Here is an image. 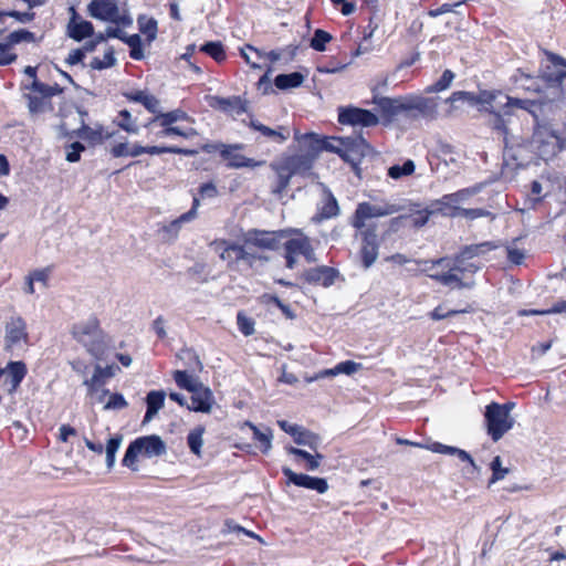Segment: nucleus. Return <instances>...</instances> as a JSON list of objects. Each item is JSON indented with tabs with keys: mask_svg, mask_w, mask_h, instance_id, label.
<instances>
[{
	"mask_svg": "<svg viewBox=\"0 0 566 566\" xmlns=\"http://www.w3.org/2000/svg\"><path fill=\"white\" fill-rule=\"evenodd\" d=\"M548 60L552 64L547 65L542 74V78L547 85V92L538 99H528L536 105L537 114V116L531 114L535 126L530 146L543 160H548L560 150L566 149V138L563 139L546 122L547 112H552L555 103L564 97L566 60L552 53L548 54Z\"/></svg>",
	"mask_w": 566,
	"mask_h": 566,
	"instance_id": "obj_1",
	"label": "nucleus"
},
{
	"mask_svg": "<svg viewBox=\"0 0 566 566\" xmlns=\"http://www.w3.org/2000/svg\"><path fill=\"white\" fill-rule=\"evenodd\" d=\"M465 103L470 105H490V109L485 108L490 117L488 126L502 139L504 145V157L516 160L518 158L517 150L525 144L523 137L515 135L510 125L516 109L526 111L530 114H536L535 104L527 98L512 97L501 91H482L479 94L469 92Z\"/></svg>",
	"mask_w": 566,
	"mask_h": 566,
	"instance_id": "obj_2",
	"label": "nucleus"
},
{
	"mask_svg": "<svg viewBox=\"0 0 566 566\" xmlns=\"http://www.w3.org/2000/svg\"><path fill=\"white\" fill-rule=\"evenodd\" d=\"M71 333L94 358H103L106 343L97 318L91 317L86 322L73 325Z\"/></svg>",
	"mask_w": 566,
	"mask_h": 566,
	"instance_id": "obj_3",
	"label": "nucleus"
},
{
	"mask_svg": "<svg viewBox=\"0 0 566 566\" xmlns=\"http://www.w3.org/2000/svg\"><path fill=\"white\" fill-rule=\"evenodd\" d=\"M212 244H214L217 248H219V247L223 248L219 254L221 260H228V259H230V253H234L235 263H243L251 269L258 262L265 263L270 260L269 256H266L263 253H259V252L254 251L251 245H248L244 242L242 244H237V243H230L226 240H222L219 242L216 241Z\"/></svg>",
	"mask_w": 566,
	"mask_h": 566,
	"instance_id": "obj_4",
	"label": "nucleus"
},
{
	"mask_svg": "<svg viewBox=\"0 0 566 566\" xmlns=\"http://www.w3.org/2000/svg\"><path fill=\"white\" fill-rule=\"evenodd\" d=\"M499 402H491L486 406L484 418L488 434L496 442L514 426V418L501 410Z\"/></svg>",
	"mask_w": 566,
	"mask_h": 566,
	"instance_id": "obj_5",
	"label": "nucleus"
},
{
	"mask_svg": "<svg viewBox=\"0 0 566 566\" xmlns=\"http://www.w3.org/2000/svg\"><path fill=\"white\" fill-rule=\"evenodd\" d=\"M335 140L342 145L340 158L350 164L353 169L357 172L361 159L370 153V145L360 135L337 137Z\"/></svg>",
	"mask_w": 566,
	"mask_h": 566,
	"instance_id": "obj_6",
	"label": "nucleus"
},
{
	"mask_svg": "<svg viewBox=\"0 0 566 566\" xmlns=\"http://www.w3.org/2000/svg\"><path fill=\"white\" fill-rule=\"evenodd\" d=\"M405 210V206L399 203H376L361 202L357 206L353 226L356 229H363L365 221L370 218L386 217Z\"/></svg>",
	"mask_w": 566,
	"mask_h": 566,
	"instance_id": "obj_7",
	"label": "nucleus"
},
{
	"mask_svg": "<svg viewBox=\"0 0 566 566\" xmlns=\"http://www.w3.org/2000/svg\"><path fill=\"white\" fill-rule=\"evenodd\" d=\"M282 231L250 229L242 234V242L262 251H275L281 247Z\"/></svg>",
	"mask_w": 566,
	"mask_h": 566,
	"instance_id": "obj_8",
	"label": "nucleus"
},
{
	"mask_svg": "<svg viewBox=\"0 0 566 566\" xmlns=\"http://www.w3.org/2000/svg\"><path fill=\"white\" fill-rule=\"evenodd\" d=\"M338 122L343 125L373 127L379 123L378 117L370 111L347 106L338 108Z\"/></svg>",
	"mask_w": 566,
	"mask_h": 566,
	"instance_id": "obj_9",
	"label": "nucleus"
},
{
	"mask_svg": "<svg viewBox=\"0 0 566 566\" xmlns=\"http://www.w3.org/2000/svg\"><path fill=\"white\" fill-rule=\"evenodd\" d=\"M283 474L287 478L290 483H293L296 486L315 490L318 493L323 494L328 490V483L324 478L311 476L303 473H295L290 468L282 469Z\"/></svg>",
	"mask_w": 566,
	"mask_h": 566,
	"instance_id": "obj_10",
	"label": "nucleus"
},
{
	"mask_svg": "<svg viewBox=\"0 0 566 566\" xmlns=\"http://www.w3.org/2000/svg\"><path fill=\"white\" fill-rule=\"evenodd\" d=\"M191 394V405H187V409L196 412L210 413L214 403V396L211 389L201 382Z\"/></svg>",
	"mask_w": 566,
	"mask_h": 566,
	"instance_id": "obj_11",
	"label": "nucleus"
},
{
	"mask_svg": "<svg viewBox=\"0 0 566 566\" xmlns=\"http://www.w3.org/2000/svg\"><path fill=\"white\" fill-rule=\"evenodd\" d=\"M338 274V270L327 265H322L304 271L302 277L310 284L328 287L334 284Z\"/></svg>",
	"mask_w": 566,
	"mask_h": 566,
	"instance_id": "obj_12",
	"label": "nucleus"
},
{
	"mask_svg": "<svg viewBox=\"0 0 566 566\" xmlns=\"http://www.w3.org/2000/svg\"><path fill=\"white\" fill-rule=\"evenodd\" d=\"M406 112L417 111L423 118L433 119L438 113V104L434 98L422 96L406 97Z\"/></svg>",
	"mask_w": 566,
	"mask_h": 566,
	"instance_id": "obj_13",
	"label": "nucleus"
},
{
	"mask_svg": "<svg viewBox=\"0 0 566 566\" xmlns=\"http://www.w3.org/2000/svg\"><path fill=\"white\" fill-rule=\"evenodd\" d=\"M363 245L360 249L361 262L365 269L370 268L378 256V237L375 229H366L363 233Z\"/></svg>",
	"mask_w": 566,
	"mask_h": 566,
	"instance_id": "obj_14",
	"label": "nucleus"
},
{
	"mask_svg": "<svg viewBox=\"0 0 566 566\" xmlns=\"http://www.w3.org/2000/svg\"><path fill=\"white\" fill-rule=\"evenodd\" d=\"M117 8V0H92L87 4V12L94 19L111 22L116 14Z\"/></svg>",
	"mask_w": 566,
	"mask_h": 566,
	"instance_id": "obj_15",
	"label": "nucleus"
},
{
	"mask_svg": "<svg viewBox=\"0 0 566 566\" xmlns=\"http://www.w3.org/2000/svg\"><path fill=\"white\" fill-rule=\"evenodd\" d=\"M294 138L300 143L302 153L307 156H313L314 161L323 151V138L315 133H306L302 135L300 130L295 129Z\"/></svg>",
	"mask_w": 566,
	"mask_h": 566,
	"instance_id": "obj_16",
	"label": "nucleus"
},
{
	"mask_svg": "<svg viewBox=\"0 0 566 566\" xmlns=\"http://www.w3.org/2000/svg\"><path fill=\"white\" fill-rule=\"evenodd\" d=\"M210 106L212 108L220 109L224 113H234L237 115H240L248 111V102L240 96H212L210 101Z\"/></svg>",
	"mask_w": 566,
	"mask_h": 566,
	"instance_id": "obj_17",
	"label": "nucleus"
},
{
	"mask_svg": "<svg viewBox=\"0 0 566 566\" xmlns=\"http://www.w3.org/2000/svg\"><path fill=\"white\" fill-rule=\"evenodd\" d=\"M200 205V201L197 197L193 198L192 207L186 213H182L179 218L172 220L168 224H164L160 231L164 233V238L170 240L175 239L178 235V232L181 226L185 222H189L196 218L197 209Z\"/></svg>",
	"mask_w": 566,
	"mask_h": 566,
	"instance_id": "obj_18",
	"label": "nucleus"
},
{
	"mask_svg": "<svg viewBox=\"0 0 566 566\" xmlns=\"http://www.w3.org/2000/svg\"><path fill=\"white\" fill-rule=\"evenodd\" d=\"M284 167L294 175H305L308 172L313 165V156H307L303 153L287 156L280 161Z\"/></svg>",
	"mask_w": 566,
	"mask_h": 566,
	"instance_id": "obj_19",
	"label": "nucleus"
},
{
	"mask_svg": "<svg viewBox=\"0 0 566 566\" xmlns=\"http://www.w3.org/2000/svg\"><path fill=\"white\" fill-rule=\"evenodd\" d=\"M27 324L20 316H12L6 323V343L8 346H13L22 339H27Z\"/></svg>",
	"mask_w": 566,
	"mask_h": 566,
	"instance_id": "obj_20",
	"label": "nucleus"
},
{
	"mask_svg": "<svg viewBox=\"0 0 566 566\" xmlns=\"http://www.w3.org/2000/svg\"><path fill=\"white\" fill-rule=\"evenodd\" d=\"M138 447H140V454L148 458L160 457L166 453V444L159 436H144L136 439Z\"/></svg>",
	"mask_w": 566,
	"mask_h": 566,
	"instance_id": "obj_21",
	"label": "nucleus"
},
{
	"mask_svg": "<svg viewBox=\"0 0 566 566\" xmlns=\"http://www.w3.org/2000/svg\"><path fill=\"white\" fill-rule=\"evenodd\" d=\"M496 248L497 245L492 241L465 245L455 254V260L460 263H465L467 261L482 256Z\"/></svg>",
	"mask_w": 566,
	"mask_h": 566,
	"instance_id": "obj_22",
	"label": "nucleus"
},
{
	"mask_svg": "<svg viewBox=\"0 0 566 566\" xmlns=\"http://www.w3.org/2000/svg\"><path fill=\"white\" fill-rule=\"evenodd\" d=\"M4 370V384H9V392L12 394L20 386L21 381L25 377L27 366L23 361H10Z\"/></svg>",
	"mask_w": 566,
	"mask_h": 566,
	"instance_id": "obj_23",
	"label": "nucleus"
},
{
	"mask_svg": "<svg viewBox=\"0 0 566 566\" xmlns=\"http://www.w3.org/2000/svg\"><path fill=\"white\" fill-rule=\"evenodd\" d=\"M324 196L318 207V214L313 218L315 221L335 218L339 214V206L336 198L328 188H323Z\"/></svg>",
	"mask_w": 566,
	"mask_h": 566,
	"instance_id": "obj_24",
	"label": "nucleus"
},
{
	"mask_svg": "<svg viewBox=\"0 0 566 566\" xmlns=\"http://www.w3.org/2000/svg\"><path fill=\"white\" fill-rule=\"evenodd\" d=\"M373 103L378 106L385 116L390 118L406 112V97L390 98L375 96Z\"/></svg>",
	"mask_w": 566,
	"mask_h": 566,
	"instance_id": "obj_25",
	"label": "nucleus"
},
{
	"mask_svg": "<svg viewBox=\"0 0 566 566\" xmlns=\"http://www.w3.org/2000/svg\"><path fill=\"white\" fill-rule=\"evenodd\" d=\"M249 126L252 129L260 132L263 136L276 140L277 143H284L290 137V133L284 126H280L277 129H273L253 118L250 119Z\"/></svg>",
	"mask_w": 566,
	"mask_h": 566,
	"instance_id": "obj_26",
	"label": "nucleus"
},
{
	"mask_svg": "<svg viewBox=\"0 0 566 566\" xmlns=\"http://www.w3.org/2000/svg\"><path fill=\"white\" fill-rule=\"evenodd\" d=\"M165 396L166 394L163 390H153L147 394V410L143 422L150 421L157 415V412L164 407Z\"/></svg>",
	"mask_w": 566,
	"mask_h": 566,
	"instance_id": "obj_27",
	"label": "nucleus"
},
{
	"mask_svg": "<svg viewBox=\"0 0 566 566\" xmlns=\"http://www.w3.org/2000/svg\"><path fill=\"white\" fill-rule=\"evenodd\" d=\"M66 34L74 41L81 42L95 34L94 25L87 20L78 21L75 24L66 25Z\"/></svg>",
	"mask_w": 566,
	"mask_h": 566,
	"instance_id": "obj_28",
	"label": "nucleus"
},
{
	"mask_svg": "<svg viewBox=\"0 0 566 566\" xmlns=\"http://www.w3.org/2000/svg\"><path fill=\"white\" fill-rule=\"evenodd\" d=\"M304 82V76L300 72L290 74H279L274 78V85L282 91L298 87Z\"/></svg>",
	"mask_w": 566,
	"mask_h": 566,
	"instance_id": "obj_29",
	"label": "nucleus"
},
{
	"mask_svg": "<svg viewBox=\"0 0 566 566\" xmlns=\"http://www.w3.org/2000/svg\"><path fill=\"white\" fill-rule=\"evenodd\" d=\"M457 273V271H451L449 269V272L429 274V277L444 286H454L458 289L469 287V284L463 282Z\"/></svg>",
	"mask_w": 566,
	"mask_h": 566,
	"instance_id": "obj_30",
	"label": "nucleus"
},
{
	"mask_svg": "<svg viewBox=\"0 0 566 566\" xmlns=\"http://www.w3.org/2000/svg\"><path fill=\"white\" fill-rule=\"evenodd\" d=\"M271 167L277 175V185L273 189V193L281 195L289 187L293 175L280 161L271 164Z\"/></svg>",
	"mask_w": 566,
	"mask_h": 566,
	"instance_id": "obj_31",
	"label": "nucleus"
},
{
	"mask_svg": "<svg viewBox=\"0 0 566 566\" xmlns=\"http://www.w3.org/2000/svg\"><path fill=\"white\" fill-rule=\"evenodd\" d=\"M455 208H460V206H455L453 201L447 199V195L442 196L440 199L432 201L430 209L433 213H441L446 217L455 218L458 217V211L454 212Z\"/></svg>",
	"mask_w": 566,
	"mask_h": 566,
	"instance_id": "obj_32",
	"label": "nucleus"
},
{
	"mask_svg": "<svg viewBox=\"0 0 566 566\" xmlns=\"http://www.w3.org/2000/svg\"><path fill=\"white\" fill-rule=\"evenodd\" d=\"M221 146H222V149H221L220 154H221L222 158H224L229 161L228 163L229 168L238 169V168L244 167L243 161L245 160V156H243L241 154L232 153V149H241L242 145H234V146L221 145Z\"/></svg>",
	"mask_w": 566,
	"mask_h": 566,
	"instance_id": "obj_33",
	"label": "nucleus"
},
{
	"mask_svg": "<svg viewBox=\"0 0 566 566\" xmlns=\"http://www.w3.org/2000/svg\"><path fill=\"white\" fill-rule=\"evenodd\" d=\"M174 380L179 388L189 392L196 390V387L201 384L198 377L190 376L186 370H176L174 373Z\"/></svg>",
	"mask_w": 566,
	"mask_h": 566,
	"instance_id": "obj_34",
	"label": "nucleus"
},
{
	"mask_svg": "<svg viewBox=\"0 0 566 566\" xmlns=\"http://www.w3.org/2000/svg\"><path fill=\"white\" fill-rule=\"evenodd\" d=\"M35 41V34L29 30L20 29L17 31L11 32L8 34L4 39V49L6 48H13L15 44H19L21 42H34Z\"/></svg>",
	"mask_w": 566,
	"mask_h": 566,
	"instance_id": "obj_35",
	"label": "nucleus"
},
{
	"mask_svg": "<svg viewBox=\"0 0 566 566\" xmlns=\"http://www.w3.org/2000/svg\"><path fill=\"white\" fill-rule=\"evenodd\" d=\"M287 452L304 459L306 461V469L310 471H315L319 467V460L324 459V455L321 453L312 455L307 451L294 447H289Z\"/></svg>",
	"mask_w": 566,
	"mask_h": 566,
	"instance_id": "obj_36",
	"label": "nucleus"
},
{
	"mask_svg": "<svg viewBox=\"0 0 566 566\" xmlns=\"http://www.w3.org/2000/svg\"><path fill=\"white\" fill-rule=\"evenodd\" d=\"M249 426L253 430L254 439L261 443V451L263 453L269 452L272 447V438H273L272 430L268 427H265L263 430H261L252 423H249Z\"/></svg>",
	"mask_w": 566,
	"mask_h": 566,
	"instance_id": "obj_37",
	"label": "nucleus"
},
{
	"mask_svg": "<svg viewBox=\"0 0 566 566\" xmlns=\"http://www.w3.org/2000/svg\"><path fill=\"white\" fill-rule=\"evenodd\" d=\"M187 118H188L187 113L178 108V109H174V111L167 112V113H163V112L159 113L154 118V122L159 120L160 125L163 127L167 128V127H171V124H174L178 120H185Z\"/></svg>",
	"mask_w": 566,
	"mask_h": 566,
	"instance_id": "obj_38",
	"label": "nucleus"
},
{
	"mask_svg": "<svg viewBox=\"0 0 566 566\" xmlns=\"http://www.w3.org/2000/svg\"><path fill=\"white\" fill-rule=\"evenodd\" d=\"M139 31L147 36V41L150 43L157 36V21L154 18H146L140 15L137 19Z\"/></svg>",
	"mask_w": 566,
	"mask_h": 566,
	"instance_id": "obj_39",
	"label": "nucleus"
},
{
	"mask_svg": "<svg viewBox=\"0 0 566 566\" xmlns=\"http://www.w3.org/2000/svg\"><path fill=\"white\" fill-rule=\"evenodd\" d=\"M205 433V428L199 426L191 430L187 437V443L190 449V451L196 454L200 455L201 453V447L203 444L202 436Z\"/></svg>",
	"mask_w": 566,
	"mask_h": 566,
	"instance_id": "obj_40",
	"label": "nucleus"
},
{
	"mask_svg": "<svg viewBox=\"0 0 566 566\" xmlns=\"http://www.w3.org/2000/svg\"><path fill=\"white\" fill-rule=\"evenodd\" d=\"M416 165L413 160L407 159L402 165H394L388 168V176L392 179H400L415 172Z\"/></svg>",
	"mask_w": 566,
	"mask_h": 566,
	"instance_id": "obj_41",
	"label": "nucleus"
},
{
	"mask_svg": "<svg viewBox=\"0 0 566 566\" xmlns=\"http://www.w3.org/2000/svg\"><path fill=\"white\" fill-rule=\"evenodd\" d=\"M179 154L185 156H193L197 154L196 150L179 148L176 146H146V154L160 155V154Z\"/></svg>",
	"mask_w": 566,
	"mask_h": 566,
	"instance_id": "obj_42",
	"label": "nucleus"
},
{
	"mask_svg": "<svg viewBox=\"0 0 566 566\" xmlns=\"http://www.w3.org/2000/svg\"><path fill=\"white\" fill-rule=\"evenodd\" d=\"M120 370V368L116 365H108L106 367H102L101 365H95L93 381H101V385L104 386L106 381L114 377L116 371Z\"/></svg>",
	"mask_w": 566,
	"mask_h": 566,
	"instance_id": "obj_43",
	"label": "nucleus"
},
{
	"mask_svg": "<svg viewBox=\"0 0 566 566\" xmlns=\"http://www.w3.org/2000/svg\"><path fill=\"white\" fill-rule=\"evenodd\" d=\"M333 40L331 33L316 29L314 31L313 38L311 39L310 46L318 52H324L326 50V44Z\"/></svg>",
	"mask_w": 566,
	"mask_h": 566,
	"instance_id": "obj_44",
	"label": "nucleus"
},
{
	"mask_svg": "<svg viewBox=\"0 0 566 566\" xmlns=\"http://www.w3.org/2000/svg\"><path fill=\"white\" fill-rule=\"evenodd\" d=\"M115 64H116V57H115L114 49L108 48L104 54V59L101 60L99 57H94L91 61L90 66L93 70L102 71V70L112 67Z\"/></svg>",
	"mask_w": 566,
	"mask_h": 566,
	"instance_id": "obj_45",
	"label": "nucleus"
},
{
	"mask_svg": "<svg viewBox=\"0 0 566 566\" xmlns=\"http://www.w3.org/2000/svg\"><path fill=\"white\" fill-rule=\"evenodd\" d=\"M140 454V447H138L136 439L132 441L126 449L125 455L122 460L124 467L132 469L133 471H137L138 468L136 465L137 455Z\"/></svg>",
	"mask_w": 566,
	"mask_h": 566,
	"instance_id": "obj_46",
	"label": "nucleus"
},
{
	"mask_svg": "<svg viewBox=\"0 0 566 566\" xmlns=\"http://www.w3.org/2000/svg\"><path fill=\"white\" fill-rule=\"evenodd\" d=\"M454 78V73L450 70H446L441 77L433 84L426 88V93H438L447 90Z\"/></svg>",
	"mask_w": 566,
	"mask_h": 566,
	"instance_id": "obj_47",
	"label": "nucleus"
},
{
	"mask_svg": "<svg viewBox=\"0 0 566 566\" xmlns=\"http://www.w3.org/2000/svg\"><path fill=\"white\" fill-rule=\"evenodd\" d=\"M200 50L202 52L207 53L208 55H210L217 62H221L226 59V52H224L223 45L219 41L207 42L200 48Z\"/></svg>",
	"mask_w": 566,
	"mask_h": 566,
	"instance_id": "obj_48",
	"label": "nucleus"
},
{
	"mask_svg": "<svg viewBox=\"0 0 566 566\" xmlns=\"http://www.w3.org/2000/svg\"><path fill=\"white\" fill-rule=\"evenodd\" d=\"M76 136L81 139L87 140L88 143L95 145L101 144L103 140L102 132L91 128L90 126L83 124L81 128L76 132Z\"/></svg>",
	"mask_w": 566,
	"mask_h": 566,
	"instance_id": "obj_49",
	"label": "nucleus"
},
{
	"mask_svg": "<svg viewBox=\"0 0 566 566\" xmlns=\"http://www.w3.org/2000/svg\"><path fill=\"white\" fill-rule=\"evenodd\" d=\"M458 211V217H463L468 220H475L478 218H482V217H489L491 218V220H493L495 218V216L486 210V209H482V208H473V209H467V208H455L454 212Z\"/></svg>",
	"mask_w": 566,
	"mask_h": 566,
	"instance_id": "obj_50",
	"label": "nucleus"
},
{
	"mask_svg": "<svg viewBox=\"0 0 566 566\" xmlns=\"http://www.w3.org/2000/svg\"><path fill=\"white\" fill-rule=\"evenodd\" d=\"M294 441L297 444L307 446L312 450H316L319 443V438L310 431L300 429L294 437Z\"/></svg>",
	"mask_w": 566,
	"mask_h": 566,
	"instance_id": "obj_51",
	"label": "nucleus"
},
{
	"mask_svg": "<svg viewBox=\"0 0 566 566\" xmlns=\"http://www.w3.org/2000/svg\"><path fill=\"white\" fill-rule=\"evenodd\" d=\"M116 123L122 129H124L127 133H138V127L135 124L132 114L127 109H123L119 112Z\"/></svg>",
	"mask_w": 566,
	"mask_h": 566,
	"instance_id": "obj_52",
	"label": "nucleus"
},
{
	"mask_svg": "<svg viewBox=\"0 0 566 566\" xmlns=\"http://www.w3.org/2000/svg\"><path fill=\"white\" fill-rule=\"evenodd\" d=\"M310 240L307 238H294L290 239L285 242V251L290 254H302L304 250L307 249L310 244Z\"/></svg>",
	"mask_w": 566,
	"mask_h": 566,
	"instance_id": "obj_53",
	"label": "nucleus"
},
{
	"mask_svg": "<svg viewBox=\"0 0 566 566\" xmlns=\"http://www.w3.org/2000/svg\"><path fill=\"white\" fill-rule=\"evenodd\" d=\"M479 190V187L464 188L457 192L447 195V199L453 201L455 206H459V203L464 202L472 196L476 195Z\"/></svg>",
	"mask_w": 566,
	"mask_h": 566,
	"instance_id": "obj_54",
	"label": "nucleus"
},
{
	"mask_svg": "<svg viewBox=\"0 0 566 566\" xmlns=\"http://www.w3.org/2000/svg\"><path fill=\"white\" fill-rule=\"evenodd\" d=\"M492 476L490 479L489 484L495 483L509 473L507 468L502 467V460L499 455H496L491 462Z\"/></svg>",
	"mask_w": 566,
	"mask_h": 566,
	"instance_id": "obj_55",
	"label": "nucleus"
},
{
	"mask_svg": "<svg viewBox=\"0 0 566 566\" xmlns=\"http://www.w3.org/2000/svg\"><path fill=\"white\" fill-rule=\"evenodd\" d=\"M4 32V29H0V35H2ZM12 48H6L4 49V42H0V65H10L14 63L18 59V55L15 53L10 52Z\"/></svg>",
	"mask_w": 566,
	"mask_h": 566,
	"instance_id": "obj_56",
	"label": "nucleus"
},
{
	"mask_svg": "<svg viewBox=\"0 0 566 566\" xmlns=\"http://www.w3.org/2000/svg\"><path fill=\"white\" fill-rule=\"evenodd\" d=\"M237 323L239 329L245 336L252 335L254 333V323L251 318L247 317L243 313L239 312L237 315Z\"/></svg>",
	"mask_w": 566,
	"mask_h": 566,
	"instance_id": "obj_57",
	"label": "nucleus"
},
{
	"mask_svg": "<svg viewBox=\"0 0 566 566\" xmlns=\"http://www.w3.org/2000/svg\"><path fill=\"white\" fill-rule=\"evenodd\" d=\"M431 214H433L431 209H424L417 211L415 214L410 213L407 218H411L413 227L421 228L428 222Z\"/></svg>",
	"mask_w": 566,
	"mask_h": 566,
	"instance_id": "obj_58",
	"label": "nucleus"
},
{
	"mask_svg": "<svg viewBox=\"0 0 566 566\" xmlns=\"http://www.w3.org/2000/svg\"><path fill=\"white\" fill-rule=\"evenodd\" d=\"M467 312V310H450L448 312H444L442 306H438L432 312L429 313V316L433 321H440Z\"/></svg>",
	"mask_w": 566,
	"mask_h": 566,
	"instance_id": "obj_59",
	"label": "nucleus"
},
{
	"mask_svg": "<svg viewBox=\"0 0 566 566\" xmlns=\"http://www.w3.org/2000/svg\"><path fill=\"white\" fill-rule=\"evenodd\" d=\"M85 150V146L80 142H74L67 147L66 160L70 163H76L81 158V153Z\"/></svg>",
	"mask_w": 566,
	"mask_h": 566,
	"instance_id": "obj_60",
	"label": "nucleus"
},
{
	"mask_svg": "<svg viewBox=\"0 0 566 566\" xmlns=\"http://www.w3.org/2000/svg\"><path fill=\"white\" fill-rule=\"evenodd\" d=\"M24 97L28 99V108L30 113L36 114L44 109V98L31 94H25Z\"/></svg>",
	"mask_w": 566,
	"mask_h": 566,
	"instance_id": "obj_61",
	"label": "nucleus"
},
{
	"mask_svg": "<svg viewBox=\"0 0 566 566\" xmlns=\"http://www.w3.org/2000/svg\"><path fill=\"white\" fill-rule=\"evenodd\" d=\"M479 265L467 261L465 263H460L455 260V255L452 258V266H450L451 271H457L459 273H475L479 270Z\"/></svg>",
	"mask_w": 566,
	"mask_h": 566,
	"instance_id": "obj_62",
	"label": "nucleus"
},
{
	"mask_svg": "<svg viewBox=\"0 0 566 566\" xmlns=\"http://www.w3.org/2000/svg\"><path fill=\"white\" fill-rule=\"evenodd\" d=\"M127 406V401L124 399L122 394H112L109 395V399L107 403L104 406V409L109 410H119Z\"/></svg>",
	"mask_w": 566,
	"mask_h": 566,
	"instance_id": "obj_63",
	"label": "nucleus"
},
{
	"mask_svg": "<svg viewBox=\"0 0 566 566\" xmlns=\"http://www.w3.org/2000/svg\"><path fill=\"white\" fill-rule=\"evenodd\" d=\"M182 358H187L189 360V366L192 371H201L203 366L199 359V356L191 349H185L181 352Z\"/></svg>",
	"mask_w": 566,
	"mask_h": 566,
	"instance_id": "obj_64",
	"label": "nucleus"
}]
</instances>
